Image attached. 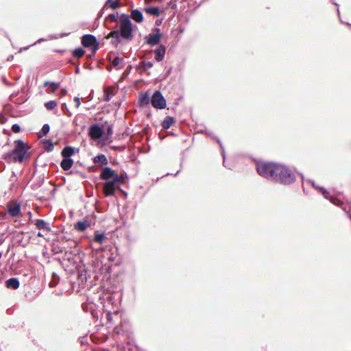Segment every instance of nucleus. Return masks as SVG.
Segmentation results:
<instances>
[{"label":"nucleus","instance_id":"obj_48","mask_svg":"<svg viewBox=\"0 0 351 351\" xmlns=\"http://www.w3.org/2000/svg\"><path fill=\"white\" fill-rule=\"evenodd\" d=\"M1 80H2L3 83L8 86H12L14 84V83H12V82H10L9 81H8V80L6 79V77L5 76H3Z\"/></svg>","mask_w":351,"mask_h":351},{"label":"nucleus","instance_id":"obj_12","mask_svg":"<svg viewBox=\"0 0 351 351\" xmlns=\"http://www.w3.org/2000/svg\"><path fill=\"white\" fill-rule=\"evenodd\" d=\"M102 128H104L105 132L103 133V144H104L106 142H111L112 140V135L113 134V128L112 125L108 123V121H105L104 123L101 124Z\"/></svg>","mask_w":351,"mask_h":351},{"label":"nucleus","instance_id":"obj_3","mask_svg":"<svg viewBox=\"0 0 351 351\" xmlns=\"http://www.w3.org/2000/svg\"><path fill=\"white\" fill-rule=\"evenodd\" d=\"M296 176L292 170L286 165L279 163L274 183L289 186L295 183Z\"/></svg>","mask_w":351,"mask_h":351},{"label":"nucleus","instance_id":"obj_31","mask_svg":"<svg viewBox=\"0 0 351 351\" xmlns=\"http://www.w3.org/2000/svg\"><path fill=\"white\" fill-rule=\"evenodd\" d=\"M60 282V276L56 272H53L51 274V280L49 282V287L53 288L57 286Z\"/></svg>","mask_w":351,"mask_h":351},{"label":"nucleus","instance_id":"obj_45","mask_svg":"<svg viewBox=\"0 0 351 351\" xmlns=\"http://www.w3.org/2000/svg\"><path fill=\"white\" fill-rule=\"evenodd\" d=\"M220 151H221V156L223 157V165L225 167H227V166L225 165V160H226V152H225V148L223 147V145H221L220 147Z\"/></svg>","mask_w":351,"mask_h":351},{"label":"nucleus","instance_id":"obj_64","mask_svg":"<svg viewBox=\"0 0 351 351\" xmlns=\"http://www.w3.org/2000/svg\"><path fill=\"white\" fill-rule=\"evenodd\" d=\"M61 91H62L63 95H66L67 93V90L65 88H61Z\"/></svg>","mask_w":351,"mask_h":351},{"label":"nucleus","instance_id":"obj_61","mask_svg":"<svg viewBox=\"0 0 351 351\" xmlns=\"http://www.w3.org/2000/svg\"><path fill=\"white\" fill-rule=\"evenodd\" d=\"M84 68L88 69L89 70H93V67L90 64H88L86 63H85L84 64Z\"/></svg>","mask_w":351,"mask_h":351},{"label":"nucleus","instance_id":"obj_29","mask_svg":"<svg viewBox=\"0 0 351 351\" xmlns=\"http://www.w3.org/2000/svg\"><path fill=\"white\" fill-rule=\"evenodd\" d=\"M41 143H45L44 149L47 152H51L54 149V145L51 139L44 138L41 140Z\"/></svg>","mask_w":351,"mask_h":351},{"label":"nucleus","instance_id":"obj_39","mask_svg":"<svg viewBox=\"0 0 351 351\" xmlns=\"http://www.w3.org/2000/svg\"><path fill=\"white\" fill-rule=\"evenodd\" d=\"M116 177H118V180H119V183L121 184V183H123L125 182L126 179L128 178V175L125 172H124V174H118L117 173V176H115Z\"/></svg>","mask_w":351,"mask_h":351},{"label":"nucleus","instance_id":"obj_1","mask_svg":"<svg viewBox=\"0 0 351 351\" xmlns=\"http://www.w3.org/2000/svg\"><path fill=\"white\" fill-rule=\"evenodd\" d=\"M120 16L121 21L119 23V28L111 30L105 37L106 39L112 38L110 44L115 48L118 47L123 40L131 41L134 36V29L137 27L132 23L129 14L122 13Z\"/></svg>","mask_w":351,"mask_h":351},{"label":"nucleus","instance_id":"obj_42","mask_svg":"<svg viewBox=\"0 0 351 351\" xmlns=\"http://www.w3.org/2000/svg\"><path fill=\"white\" fill-rule=\"evenodd\" d=\"M11 130L14 133H19L21 132V128L19 124L14 123L12 125Z\"/></svg>","mask_w":351,"mask_h":351},{"label":"nucleus","instance_id":"obj_32","mask_svg":"<svg viewBox=\"0 0 351 351\" xmlns=\"http://www.w3.org/2000/svg\"><path fill=\"white\" fill-rule=\"evenodd\" d=\"M51 86V90H49V92L54 93L60 86V82H51V81H46L43 84L44 87H48Z\"/></svg>","mask_w":351,"mask_h":351},{"label":"nucleus","instance_id":"obj_2","mask_svg":"<svg viewBox=\"0 0 351 351\" xmlns=\"http://www.w3.org/2000/svg\"><path fill=\"white\" fill-rule=\"evenodd\" d=\"M14 144V148L3 154L2 158L8 163H23L27 158L31 156L30 146L21 139L15 140Z\"/></svg>","mask_w":351,"mask_h":351},{"label":"nucleus","instance_id":"obj_49","mask_svg":"<svg viewBox=\"0 0 351 351\" xmlns=\"http://www.w3.org/2000/svg\"><path fill=\"white\" fill-rule=\"evenodd\" d=\"M111 99V94L109 92H105L103 100L104 101H109Z\"/></svg>","mask_w":351,"mask_h":351},{"label":"nucleus","instance_id":"obj_27","mask_svg":"<svg viewBox=\"0 0 351 351\" xmlns=\"http://www.w3.org/2000/svg\"><path fill=\"white\" fill-rule=\"evenodd\" d=\"M154 61H141L138 65L139 67H142V69H141V72L149 73V72H147V68H152L154 66Z\"/></svg>","mask_w":351,"mask_h":351},{"label":"nucleus","instance_id":"obj_50","mask_svg":"<svg viewBox=\"0 0 351 351\" xmlns=\"http://www.w3.org/2000/svg\"><path fill=\"white\" fill-rule=\"evenodd\" d=\"M106 8H104V5L102 7V8L99 11L97 14V19H99L101 17H102L103 14H104V10Z\"/></svg>","mask_w":351,"mask_h":351},{"label":"nucleus","instance_id":"obj_19","mask_svg":"<svg viewBox=\"0 0 351 351\" xmlns=\"http://www.w3.org/2000/svg\"><path fill=\"white\" fill-rule=\"evenodd\" d=\"M154 53H155L154 58H155L156 61L160 62L165 58V53H166V47L163 45H160L154 50Z\"/></svg>","mask_w":351,"mask_h":351},{"label":"nucleus","instance_id":"obj_34","mask_svg":"<svg viewBox=\"0 0 351 351\" xmlns=\"http://www.w3.org/2000/svg\"><path fill=\"white\" fill-rule=\"evenodd\" d=\"M117 178L118 177H114L112 179L105 181L106 184L108 186H112L115 189L118 188L121 189L120 184L119 183V180Z\"/></svg>","mask_w":351,"mask_h":351},{"label":"nucleus","instance_id":"obj_9","mask_svg":"<svg viewBox=\"0 0 351 351\" xmlns=\"http://www.w3.org/2000/svg\"><path fill=\"white\" fill-rule=\"evenodd\" d=\"M105 132L104 128L98 123H93L88 129V136L91 139L99 140L103 143V133Z\"/></svg>","mask_w":351,"mask_h":351},{"label":"nucleus","instance_id":"obj_23","mask_svg":"<svg viewBox=\"0 0 351 351\" xmlns=\"http://www.w3.org/2000/svg\"><path fill=\"white\" fill-rule=\"evenodd\" d=\"M176 123V119L171 116H167L161 123L163 129H169L173 124Z\"/></svg>","mask_w":351,"mask_h":351},{"label":"nucleus","instance_id":"obj_41","mask_svg":"<svg viewBox=\"0 0 351 351\" xmlns=\"http://www.w3.org/2000/svg\"><path fill=\"white\" fill-rule=\"evenodd\" d=\"M69 34H70V33L63 32V33H61L59 34L50 35L49 36H50V38H53V39H58V38L69 36Z\"/></svg>","mask_w":351,"mask_h":351},{"label":"nucleus","instance_id":"obj_53","mask_svg":"<svg viewBox=\"0 0 351 351\" xmlns=\"http://www.w3.org/2000/svg\"><path fill=\"white\" fill-rule=\"evenodd\" d=\"M169 6L171 8H176V7H177V4H176V1H170L169 2Z\"/></svg>","mask_w":351,"mask_h":351},{"label":"nucleus","instance_id":"obj_62","mask_svg":"<svg viewBox=\"0 0 351 351\" xmlns=\"http://www.w3.org/2000/svg\"><path fill=\"white\" fill-rule=\"evenodd\" d=\"M107 318H108V319L110 322H111V321H112V314H111V313H110V312H108V313H107Z\"/></svg>","mask_w":351,"mask_h":351},{"label":"nucleus","instance_id":"obj_44","mask_svg":"<svg viewBox=\"0 0 351 351\" xmlns=\"http://www.w3.org/2000/svg\"><path fill=\"white\" fill-rule=\"evenodd\" d=\"M52 251L54 254H58V253H62L64 250H63V247H62L59 245H56V246L53 247Z\"/></svg>","mask_w":351,"mask_h":351},{"label":"nucleus","instance_id":"obj_58","mask_svg":"<svg viewBox=\"0 0 351 351\" xmlns=\"http://www.w3.org/2000/svg\"><path fill=\"white\" fill-rule=\"evenodd\" d=\"M5 168V165L3 162L0 161V171H3Z\"/></svg>","mask_w":351,"mask_h":351},{"label":"nucleus","instance_id":"obj_28","mask_svg":"<svg viewBox=\"0 0 351 351\" xmlns=\"http://www.w3.org/2000/svg\"><path fill=\"white\" fill-rule=\"evenodd\" d=\"M106 238L107 237L105 232H99V231H95L93 241L94 242L101 244Z\"/></svg>","mask_w":351,"mask_h":351},{"label":"nucleus","instance_id":"obj_37","mask_svg":"<svg viewBox=\"0 0 351 351\" xmlns=\"http://www.w3.org/2000/svg\"><path fill=\"white\" fill-rule=\"evenodd\" d=\"M58 105L56 100H50L45 103L44 106L48 110H53Z\"/></svg>","mask_w":351,"mask_h":351},{"label":"nucleus","instance_id":"obj_59","mask_svg":"<svg viewBox=\"0 0 351 351\" xmlns=\"http://www.w3.org/2000/svg\"><path fill=\"white\" fill-rule=\"evenodd\" d=\"M162 21H163V19H157V20L156 21V23H156V26H160V25L162 24Z\"/></svg>","mask_w":351,"mask_h":351},{"label":"nucleus","instance_id":"obj_52","mask_svg":"<svg viewBox=\"0 0 351 351\" xmlns=\"http://www.w3.org/2000/svg\"><path fill=\"white\" fill-rule=\"evenodd\" d=\"M74 101L75 103V106L76 108H79L80 104H81V102H80V99L78 97H75L74 98Z\"/></svg>","mask_w":351,"mask_h":351},{"label":"nucleus","instance_id":"obj_51","mask_svg":"<svg viewBox=\"0 0 351 351\" xmlns=\"http://www.w3.org/2000/svg\"><path fill=\"white\" fill-rule=\"evenodd\" d=\"M213 139H214L215 141H216V142L218 143L219 146L220 147L221 145H223L222 144V142L221 141V140L219 139V138L218 136H217L216 135H213Z\"/></svg>","mask_w":351,"mask_h":351},{"label":"nucleus","instance_id":"obj_22","mask_svg":"<svg viewBox=\"0 0 351 351\" xmlns=\"http://www.w3.org/2000/svg\"><path fill=\"white\" fill-rule=\"evenodd\" d=\"M35 225H36V228L38 230H47V231L51 230L49 223L44 219H36Z\"/></svg>","mask_w":351,"mask_h":351},{"label":"nucleus","instance_id":"obj_15","mask_svg":"<svg viewBox=\"0 0 351 351\" xmlns=\"http://www.w3.org/2000/svg\"><path fill=\"white\" fill-rule=\"evenodd\" d=\"M151 102V98L148 92L141 93L138 97V105L141 108H145Z\"/></svg>","mask_w":351,"mask_h":351},{"label":"nucleus","instance_id":"obj_16","mask_svg":"<svg viewBox=\"0 0 351 351\" xmlns=\"http://www.w3.org/2000/svg\"><path fill=\"white\" fill-rule=\"evenodd\" d=\"M80 151L79 148L72 147L70 145H66L61 151V156H64L66 157L71 158L76 153H78Z\"/></svg>","mask_w":351,"mask_h":351},{"label":"nucleus","instance_id":"obj_54","mask_svg":"<svg viewBox=\"0 0 351 351\" xmlns=\"http://www.w3.org/2000/svg\"><path fill=\"white\" fill-rule=\"evenodd\" d=\"M112 149H114V150H117V149H121V150H123L125 149V145H121V146H112L111 147Z\"/></svg>","mask_w":351,"mask_h":351},{"label":"nucleus","instance_id":"obj_14","mask_svg":"<svg viewBox=\"0 0 351 351\" xmlns=\"http://www.w3.org/2000/svg\"><path fill=\"white\" fill-rule=\"evenodd\" d=\"M90 226V222L87 217L84 218L82 221H77L74 224L75 229L80 232L85 231Z\"/></svg>","mask_w":351,"mask_h":351},{"label":"nucleus","instance_id":"obj_18","mask_svg":"<svg viewBox=\"0 0 351 351\" xmlns=\"http://www.w3.org/2000/svg\"><path fill=\"white\" fill-rule=\"evenodd\" d=\"M62 160L60 162V167L64 171H69L74 164V160L72 158L62 156Z\"/></svg>","mask_w":351,"mask_h":351},{"label":"nucleus","instance_id":"obj_63","mask_svg":"<svg viewBox=\"0 0 351 351\" xmlns=\"http://www.w3.org/2000/svg\"><path fill=\"white\" fill-rule=\"evenodd\" d=\"M167 134H169V135L174 136H177V134H176V133H175V132H173V131H167Z\"/></svg>","mask_w":351,"mask_h":351},{"label":"nucleus","instance_id":"obj_24","mask_svg":"<svg viewBox=\"0 0 351 351\" xmlns=\"http://www.w3.org/2000/svg\"><path fill=\"white\" fill-rule=\"evenodd\" d=\"M95 163H100L102 166H106L108 163V159L104 154H99L93 158Z\"/></svg>","mask_w":351,"mask_h":351},{"label":"nucleus","instance_id":"obj_46","mask_svg":"<svg viewBox=\"0 0 351 351\" xmlns=\"http://www.w3.org/2000/svg\"><path fill=\"white\" fill-rule=\"evenodd\" d=\"M62 110L64 112V113L66 114L69 117H71L72 115V114L71 113V112L68 109L66 103H63L62 104Z\"/></svg>","mask_w":351,"mask_h":351},{"label":"nucleus","instance_id":"obj_40","mask_svg":"<svg viewBox=\"0 0 351 351\" xmlns=\"http://www.w3.org/2000/svg\"><path fill=\"white\" fill-rule=\"evenodd\" d=\"M330 1H331V2L332 3L333 5L337 6V15L339 16V19L340 21L342 23H345V24H346L348 26H351V24L350 23H346V22H343V21H341V17H340V11H339V3H337L335 0H330Z\"/></svg>","mask_w":351,"mask_h":351},{"label":"nucleus","instance_id":"obj_5","mask_svg":"<svg viewBox=\"0 0 351 351\" xmlns=\"http://www.w3.org/2000/svg\"><path fill=\"white\" fill-rule=\"evenodd\" d=\"M75 256H80V261L77 263L73 256H68L66 258L67 261L72 264L75 265V269H77L78 279L81 281H87L88 278H90V274H88V269L86 268L85 265L83 261V256H84V253L77 250L76 253L74 254Z\"/></svg>","mask_w":351,"mask_h":351},{"label":"nucleus","instance_id":"obj_11","mask_svg":"<svg viewBox=\"0 0 351 351\" xmlns=\"http://www.w3.org/2000/svg\"><path fill=\"white\" fill-rule=\"evenodd\" d=\"M112 53H114V52L113 51H110L108 56H107V60L108 61H110L112 64V66H113V67H114L117 70H120V69H123V67L125 66V62H124V60L123 58L120 57L119 56H116L114 57V58L111 60V54Z\"/></svg>","mask_w":351,"mask_h":351},{"label":"nucleus","instance_id":"obj_21","mask_svg":"<svg viewBox=\"0 0 351 351\" xmlns=\"http://www.w3.org/2000/svg\"><path fill=\"white\" fill-rule=\"evenodd\" d=\"M5 285L8 289H16L20 286V282L19 278L12 277L5 280Z\"/></svg>","mask_w":351,"mask_h":351},{"label":"nucleus","instance_id":"obj_26","mask_svg":"<svg viewBox=\"0 0 351 351\" xmlns=\"http://www.w3.org/2000/svg\"><path fill=\"white\" fill-rule=\"evenodd\" d=\"M144 10L147 14H149L150 15L159 16L160 14V8L156 6L145 7Z\"/></svg>","mask_w":351,"mask_h":351},{"label":"nucleus","instance_id":"obj_8","mask_svg":"<svg viewBox=\"0 0 351 351\" xmlns=\"http://www.w3.org/2000/svg\"><path fill=\"white\" fill-rule=\"evenodd\" d=\"M151 104L152 106L157 110H163L167 108L166 99L159 90H156L154 92L151 97Z\"/></svg>","mask_w":351,"mask_h":351},{"label":"nucleus","instance_id":"obj_13","mask_svg":"<svg viewBox=\"0 0 351 351\" xmlns=\"http://www.w3.org/2000/svg\"><path fill=\"white\" fill-rule=\"evenodd\" d=\"M117 176L115 170L108 166L102 167V170L99 178L103 180H108L114 178Z\"/></svg>","mask_w":351,"mask_h":351},{"label":"nucleus","instance_id":"obj_35","mask_svg":"<svg viewBox=\"0 0 351 351\" xmlns=\"http://www.w3.org/2000/svg\"><path fill=\"white\" fill-rule=\"evenodd\" d=\"M85 52V50L82 47H79L72 51V55L75 58H80L84 55Z\"/></svg>","mask_w":351,"mask_h":351},{"label":"nucleus","instance_id":"obj_60","mask_svg":"<svg viewBox=\"0 0 351 351\" xmlns=\"http://www.w3.org/2000/svg\"><path fill=\"white\" fill-rule=\"evenodd\" d=\"M95 53H96V52H93L92 51L91 53H89V54L87 55V58H89V59H93V58H95Z\"/></svg>","mask_w":351,"mask_h":351},{"label":"nucleus","instance_id":"obj_6","mask_svg":"<svg viewBox=\"0 0 351 351\" xmlns=\"http://www.w3.org/2000/svg\"><path fill=\"white\" fill-rule=\"evenodd\" d=\"M307 182L310 183L312 186L316 189L326 199H328L331 203L337 206L343 205V201L335 195L330 194L329 191L324 188L317 185L315 182L313 180H308Z\"/></svg>","mask_w":351,"mask_h":351},{"label":"nucleus","instance_id":"obj_43","mask_svg":"<svg viewBox=\"0 0 351 351\" xmlns=\"http://www.w3.org/2000/svg\"><path fill=\"white\" fill-rule=\"evenodd\" d=\"M343 210L348 214L350 219L351 220V204L350 205L345 206Z\"/></svg>","mask_w":351,"mask_h":351},{"label":"nucleus","instance_id":"obj_55","mask_svg":"<svg viewBox=\"0 0 351 351\" xmlns=\"http://www.w3.org/2000/svg\"><path fill=\"white\" fill-rule=\"evenodd\" d=\"M19 95V91L14 92L12 93L10 96V99L12 100L14 97H17Z\"/></svg>","mask_w":351,"mask_h":351},{"label":"nucleus","instance_id":"obj_56","mask_svg":"<svg viewBox=\"0 0 351 351\" xmlns=\"http://www.w3.org/2000/svg\"><path fill=\"white\" fill-rule=\"evenodd\" d=\"M75 72L76 74H80V63L79 62L75 66Z\"/></svg>","mask_w":351,"mask_h":351},{"label":"nucleus","instance_id":"obj_7","mask_svg":"<svg viewBox=\"0 0 351 351\" xmlns=\"http://www.w3.org/2000/svg\"><path fill=\"white\" fill-rule=\"evenodd\" d=\"M81 44L84 47L90 49L93 52H97L99 49V42L93 34H84L81 37Z\"/></svg>","mask_w":351,"mask_h":351},{"label":"nucleus","instance_id":"obj_10","mask_svg":"<svg viewBox=\"0 0 351 351\" xmlns=\"http://www.w3.org/2000/svg\"><path fill=\"white\" fill-rule=\"evenodd\" d=\"M157 32L151 33L145 36V43L150 45L154 46L158 45L162 38V34L160 32V29L156 27Z\"/></svg>","mask_w":351,"mask_h":351},{"label":"nucleus","instance_id":"obj_4","mask_svg":"<svg viewBox=\"0 0 351 351\" xmlns=\"http://www.w3.org/2000/svg\"><path fill=\"white\" fill-rule=\"evenodd\" d=\"M279 162L258 161L256 163V170L259 176L274 182Z\"/></svg>","mask_w":351,"mask_h":351},{"label":"nucleus","instance_id":"obj_38","mask_svg":"<svg viewBox=\"0 0 351 351\" xmlns=\"http://www.w3.org/2000/svg\"><path fill=\"white\" fill-rule=\"evenodd\" d=\"M68 174H77L79 175L82 179L86 178L87 176L85 173H83L77 169H76V166L74 167L73 169L70 170Z\"/></svg>","mask_w":351,"mask_h":351},{"label":"nucleus","instance_id":"obj_57","mask_svg":"<svg viewBox=\"0 0 351 351\" xmlns=\"http://www.w3.org/2000/svg\"><path fill=\"white\" fill-rule=\"evenodd\" d=\"M205 134L213 138V135H215L211 131L205 130Z\"/></svg>","mask_w":351,"mask_h":351},{"label":"nucleus","instance_id":"obj_36","mask_svg":"<svg viewBox=\"0 0 351 351\" xmlns=\"http://www.w3.org/2000/svg\"><path fill=\"white\" fill-rule=\"evenodd\" d=\"M119 19V13L117 12L116 13H110L108 14L105 20L108 21L110 22H117Z\"/></svg>","mask_w":351,"mask_h":351},{"label":"nucleus","instance_id":"obj_25","mask_svg":"<svg viewBox=\"0 0 351 351\" xmlns=\"http://www.w3.org/2000/svg\"><path fill=\"white\" fill-rule=\"evenodd\" d=\"M104 5V8L115 10L120 7V1L119 0H106Z\"/></svg>","mask_w":351,"mask_h":351},{"label":"nucleus","instance_id":"obj_30","mask_svg":"<svg viewBox=\"0 0 351 351\" xmlns=\"http://www.w3.org/2000/svg\"><path fill=\"white\" fill-rule=\"evenodd\" d=\"M115 188L112 186H108L104 182L103 186V192L107 197L114 196L115 195Z\"/></svg>","mask_w":351,"mask_h":351},{"label":"nucleus","instance_id":"obj_17","mask_svg":"<svg viewBox=\"0 0 351 351\" xmlns=\"http://www.w3.org/2000/svg\"><path fill=\"white\" fill-rule=\"evenodd\" d=\"M130 19H133L137 23H141L144 20L143 12L138 8L131 10Z\"/></svg>","mask_w":351,"mask_h":351},{"label":"nucleus","instance_id":"obj_47","mask_svg":"<svg viewBox=\"0 0 351 351\" xmlns=\"http://www.w3.org/2000/svg\"><path fill=\"white\" fill-rule=\"evenodd\" d=\"M7 121L8 118L3 114V112H0V124H4Z\"/></svg>","mask_w":351,"mask_h":351},{"label":"nucleus","instance_id":"obj_20","mask_svg":"<svg viewBox=\"0 0 351 351\" xmlns=\"http://www.w3.org/2000/svg\"><path fill=\"white\" fill-rule=\"evenodd\" d=\"M8 213L12 217H18L21 213V204L16 203L15 204L8 207Z\"/></svg>","mask_w":351,"mask_h":351},{"label":"nucleus","instance_id":"obj_33","mask_svg":"<svg viewBox=\"0 0 351 351\" xmlns=\"http://www.w3.org/2000/svg\"><path fill=\"white\" fill-rule=\"evenodd\" d=\"M49 130H50V126L48 123H45L41 130L37 132V136L39 137V138H43V136H46L49 132Z\"/></svg>","mask_w":351,"mask_h":351}]
</instances>
